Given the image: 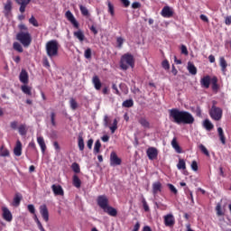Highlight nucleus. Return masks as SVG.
<instances>
[{
	"instance_id": "nucleus-1",
	"label": "nucleus",
	"mask_w": 231,
	"mask_h": 231,
	"mask_svg": "<svg viewBox=\"0 0 231 231\" xmlns=\"http://www.w3.org/2000/svg\"><path fill=\"white\" fill-rule=\"evenodd\" d=\"M170 118L174 124L191 125L194 122V116L188 111H180L178 108L169 110Z\"/></svg>"
},
{
	"instance_id": "nucleus-2",
	"label": "nucleus",
	"mask_w": 231,
	"mask_h": 231,
	"mask_svg": "<svg viewBox=\"0 0 231 231\" xmlns=\"http://www.w3.org/2000/svg\"><path fill=\"white\" fill-rule=\"evenodd\" d=\"M59 48H60L59 41L51 40L47 42L45 45V50L48 57L50 59H55V57H59Z\"/></svg>"
},
{
	"instance_id": "nucleus-3",
	"label": "nucleus",
	"mask_w": 231,
	"mask_h": 231,
	"mask_svg": "<svg viewBox=\"0 0 231 231\" xmlns=\"http://www.w3.org/2000/svg\"><path fill=\"white\" fill-rule=\"evenodd\" d=\"M16 41L21 42L24 48H28L32 44V34L28 31H20L16 34Z\"/></svg>"
},
{
	"instance_id": "nucleus-4",
	"label": "nucleus",
	"mask_w": 231,
	"mask_h": 231,
	"mask_svg": "<svg viewBox=\"0 0 231 231\" xmlns=\"http://www.w3.org/2000/svg\"><path fill=\"white\" fill-rule=\"evenodd\" d=\"M120 68L124 70L134 68V58L131 54H125L121 57Z\"/></svg>"
},
{
	"instance_id": "nucleus-5",
	"label": "nucleus",
	"mask_w": 231,
	"mask_h": 231,
	"mask_svg": "<svg viewBox=\"0 0 231 231\" xmlns=\"http://www.w3.org/2000/svg\"><path fill=\"white\" fill-rule=\"evenodd\" d=\"M209 115L213 120H216L217 122L223 117V110L216 106H213L211 107Z\"/></svg>"
},
{
	"instance_id": "nucleus-6",
	"label": "nucleus",
	"mask_w": 231,
	"mask_h": 231,
	"mask_svg": "<svg viewBox=\"0 0 231 231\" xmlns=\"http://www.w3.org/2000/svg\"><path fill=\"white\" fill-rule=\"evenodd\" d=\"M165 226H169V228H172L174 225H176V218L172 213H169L163 217Z\"/></svg>"
},
{
	"instance_id": "nucleus-7",
	"label": "nucleus",
	"mask_w": 231,
	"mask_h": 231,
	"mask_svg": "<svg viewBox=\"0 0 231 231\" xmlns=\"http://www.w3.org/2000/svg\"><path fill=\"white\" fill-rule=\"evenodd\" d=\"M97 205L104 210L109 206V199L105 195H101L97 198Z\"/></svg>"
},
{
	"instance_id": "nucleus-8",
	"label": "nucleus",
	"mask_w": 231,
	"mask_h": 231,
	"mask_svg": "<svg viewBox=\"0 0 231 231\" xmlns=\"http://www.w3.org/2000/svg\"><path fill=\"white\" fill-rule=\"evenodd\" d=\"M65 17L66 19H68V21H69V23H71V24L74 26V28L79 29V22L77 21V19L75 18V15H73V13H71V11H67L65 13Z\"/></svg>"
},
{
	"instance_id": "nucleus-9",
	"label": "nucleus",
	"mask_w": 231,
	"mask_h": 231,
	"mask_svg": "<svg viewBox=\"0 0 231 231\" xmlns=\"http://www.w3.org/2000/svg\"><path fill=\"white\" fill-rule=\"evenodd\" d=\"M40 214L46 223L50 221V212L48 211V207H46V204L40 206Z\"/></svg>"
},
{
	"instance_id": "nucleus-10",
	"label": "nucleus",
	"mask_w": 231,
	"mask_h": 231,
	"mask_svg": "<svg viewBox=\"0 0 231 231\" xmlns=\"http://www.w3.org/2000/svg\"><path fill=\"white\" fill-rule=\"evenodd\" d=\"M122 163V160L118 158V155H116V152H112L110 154V165L112 167H115L116 165H120Z\"/></svg>"
},
{
	"instance_id": "nucleus-11",
	"label": "nucleus",
	"mask_w": 231,
	"mask_h": 231,
	"mask_svg": "<svg viewBox=\"0 0 231 231\" xmlns=\"http://www.w3.org/2000/svg\"><path fill=\"white\" fill-rule=\"evenodd\" d=\"M146 154L149 160H156V158H158V149L155 147H150L147 149Z\"/></svg>"
},
{
	"instance_id": "nucleus-12",
	"label": "nucleus",
	"mask_w": 231,
	"mask_h": 231,
	"mask_svg": "<svg viewBox=\"0 0 231 231\" xmlns=\"http://www.w3.org/2000/svg\"><path fill=\"white\" fill-rule=\"evenodd\" d=\"M161 15L166 19H169L174 15V11H172V9L169 6H164L161 12Z\"/></svg>"
},
{
	"instance_id": "nucleus-13",
	"label": "nucleus",
	"mask_w": 231,
	"mask_h": 231,
	"mask_svg": "<svg viewBox=\"0 0 231 231\" xmlns=\"http://www.w3.org/2000/svg\"><path fill=\"white\" fill-rule=\"evenodd\" d=\"M2 212H3L4 219L8 223H10L12 219H14V217L12 216V212L10 211V209H8V208L6 207L2 208Z\"/></svg>"
},
{
	"instance_id": "nucleus-14",
	"label": "nucleus",
	"mask_w": 231,
	"mask_h": 231,
	"mask_svg": "<svg viewBox=\"0 0 231 231\" xmlns=\"http://www.w3.org/2000/svg\"><path fill=\"white\" fill-rule=\"evenodd\" d=\"M17 5H20V12L21 14H24L26 12V6L30 5L32 0H15Z\"/></svg>"
},
{
	"instance_id": "nucleus-15",
	"label": "nucleus",
	"mask_w": 231,
	"mask_h": 231,
	"mask_svg": "<svg viewBox=\"0 0 231 231\" xmlns=\"http://www.w3.org/2000/svg\"><path fill=\"white\" fill-rule=\"evenodd\" d=\"M51 189L54 196H62L64 194V189L60 185L53 184Z\"/></svg>"
},
{
	"instance_id": "nucleus-16",
	"label": "nucleus",
	"mask_w": 231,
	"mask_h": 231,
	"mask_svg": "<svg viewBox=\"0 0 231 231\" xmlns=\"http://www.w3.org/2000/svg\"><path fill=\"white\" fill-rule=\"evenodd\" d=\"M19 80L20 82H22V84H28L29 76H28V72L25 69H22L19 75Z\"/></svg>"
},
{
	"instance_id": "nucleus-17",
	"label": "nucleus",
	"mask_w": 231,
	"mask_h": 231,
	"mask_svg": "<svg viewBox=\"0 0 231 231\" xmlns=\"http://www.w3.org/2000/svg\"><path fill=\"white\" fill-rule=\"evenodd\" d=\"M210 76H205L200 79V86L201 88H205L206 89H208L210 88Z\"/></svg>"
},
{
	"instance_id": "nucleus-18",
	"label": "nucleus",
	"mask_w": 231,
	"mask_h": 231,
	"mask_svg": "<svg viewBox=\"0 0 231 231\" xmlns=\"http://www.w3.org/2000/svg\"><path fill=\"white\" fill-rule=\"evenodd\" d=\"M103 210L104 212L108 214V216H112V217H116V216L118 214V211H116V208L109 205L106 208H105Z\"/></svg>"
},
{
	"instance_id": "nucleus-19",
	"label": "nucleus",
	"mask_w": 231,
	"mask_h": 231,
	"mask_svg": "<svg viewBox=\"0 0 231 231\" xmlns=\"http://www.w3.org/2000/svg\"><path fill=\"white\" fill-rule=\"evenodd\" d=\"M14 156H21L23 154V143H21V141L16 142V145L14 149Z\"/></svg>"
},
{
	"instance_id": "nucleus-20",
	"label": "nucleus",
	"mask_w": 231,
	"mask_h": 231,
	"mask_svg": "<svg viewBox=\"0 0 231 231\" xmlns=\"http://www.w3.org/2000/svg\"><path fill=\"white\" fill-rule=\"evenodd\" d=\"M92 84L94 85L95 89L99 91V89L102 88V82H100V79L98 76H94L92 79Z\"/></svg>"
},
{
	"instance_id": "nucleus-21",
	"label": "nucleus",
	"mask_w": 231,
	"mask_h": 231,
	"mask_svg": "<svg viewBox=\"0 0 231 231\" xmlns=\"http://www.w3.org/2000/svg\"><path fill=\"white\" fill-rule=\"evenodd\" d=\"M37 143L40 145L42 154H44V152H46V143L44 142V137H37Z\"/></svg>"
},
{
	"instance_id": "nucleus-22",
	"label": "nucleus",
	"mask_w": 231,
	"mask_h": 231,
	"mask_svg": "<svg viewBox=\"0 0 231 231\" xmlns=\"http://www.w3.org/2000/svg\"><path fill=\"white\" fill-rule=\"evenodd\" d=\"M171 147L174 149V151L178 153V154H181L182 151H181V147H180V144L178 143V141L176 139V137H174L171 141Z\"/></svg>"
},
{
	"instance_id": "nucleus-23",
	"label": "nucleus",
	"mask_w": 231,
	"mask_h": 231,
	"mask_svg": "<svg viewBox=\"0 0 231 231\" xmlns=\"http://www.w3.org/2000/svg\"><path fill=\"white\" fill-rule=\"evenodd\" d=\"M139 124L143 127L144 129H151V123L147 120L145 117H140L138 119Z\"/></svg>"
},
{
	"instance_id": "nucleus-24",
	"label": "nucleus",
	"mask_w": 231,
	"mask_h": 231,
	"mask_svg": "<svg viewBox=\"0 0 231 231\" xmlns=\"http://www.w3.org/2000/svg\"><path fill=\"white\" fill-rule=\"evenodd\" d=\"M219 66L221 68V71L223 73H226V68H228V63H226V60H225V57L219 58Z\"/></svg>"
},
{
	"instance_id": "nucleus-25",
	"label": "nucleus",
	"mask_w": 231,
	"mask_h": 231,
	"mask_svg": "<svg viewBox=\"0 0 231 231\" xmlns=\"http://www.w3.org/2000/svg\"><path fill=\"white\" fill-rule=\"evenodd\" d=\"M74 37L79 41V42H84V39H86V36L84 35V32L82 30H78L74 32Z\"/></svg>"
},
{
	"instance_id": "nucleus-26",
	"label": "nucleus",
	"mask_w": 231,
	"mask_h": 231,
	"mask_svg": "<svg viewBox=\"0 0 231 231\" xmlns=\"http://www.w3.org/2000/svg\"><path fill=\"white\" fill-rule=\"evenodd\" d=\"M218 136L220 139V142L223 145L226 144V138L225 137V132L223 131V128L218 127L217 128Z\"/></svg>"
},
{
	"instance_id": "nucleus-27",
	"label": "nucleus",
	"mask_w": 231,
	"mask_h": 231,
	"mask_svg": "<svg viewBox=\"0 0 231 231\" xmlns=\"http://www.w3.org/2000/svg\"><path fill=\"white\" fill-rule=\"evenodd\" d=\"M162 190V182L160 181H155L152 183V192L154 194V196H156V194H158V192H160Z\"/></svg>"
},
{
	"instance_id": "nucleus-28",
	"label": "nucleus",
	"mask_w": 231,
	"mask_h": 231,
	"mask_svg": "<svg viewBox=\"0 0 231 231\" xmlns=\"http://www.w3.org/2000/svg\"><path fill=\"white\" fill-rule=\"evenodd\" d=\"M12 12V1L8 0L4 7L5 15H8Z\"/></svg>"
},
{
	"instance_id": "nucleus-29",
	"label": "nucleus",
	"mask_w": 231,
	"mask_h": 231,
	"mask_svg": "<svg viewBox=\"0 0 231 231\" xmlns=\"http://www.w3.org/2000/svg\"><path fill=\"white\" fill-rule=\"evenodd\" d=\"M188 71L190 75H196L198 73V69L192 64V62H188Z\"/></svg>"
},
{
	"instance_id": "nucleus-30",
	"label": "nucleus",
	"mask_w": 231,
	"mask_h": 231,
	"mask_svg": "<svg viewBox=\"0 0 231 231\" xmlns=\"http://www.w3.org/2000/svg\"><path fill=\"white\" fill-rule=\"evenodd\" d=\"M21 89L24 95H28L29 97H32V87H29L28 85L24 84L21 87Z\"/></svg>"
},
{
	"instance_id": "nucleus-31",
	"label": "nucleus",
	"mask_w": 231,
	"mask_h": 231,
	"mask_svg": "<svg viewBox=\"0 0 231 231\" xmlns=\"http://www.w3.org/2000/svg\"><path fill=\"white\" fill-rule=\"evenodd\" d=\"M203 125H204L205 129H207V131H212V129H214V125L208 119L204 120Z\"/></svg>"
},
{
	"instance_id": "nucleus-32",
	"label": "nucleus",
	"mask_w": 231,
	"mask_h": 231,
	"mask_svg": "<svg viewBox=\"0 0 231 231\" xmlns=\"http://www.w3.org/2000/svg\"><path fill=\"white\" fill-rule=\"evenodd\" d=\"M177 169H179V171H185V169H187V164L185 163V160L183 159L179 160V162L177 164Z\"/></svg>"
},
{
	"instance_id": "nucleus-33",
	"label": "nucleus",
	"mask_w": 231,
	"mask_h": 231,
	"mask_svg": "<svg viewBox=\"0 0 231 231\" xmlns=\"http://www.w3.org/2000/svg\"><path fill=\"white\" fill-rule=\"evenodd\" d=\"M73 185L76 187V189H80V185H82L80 179L77 175L73 176Z\"/></svg>"
},
{
	"instance_id": "nucleus-34",
	"label": "nucleus",
	"mask_w": 231,
	"mask_h": 231,
	"mask_svg": "<svg viewBox=\"0 0 231 231\" xmlns=\"http://www.w3.org/2000/svg\"><path fill=\"white\" fill-rule=\"evenodd\" d=\"M100 147H102V143L100 140H97L94 145V154H98L100 152Z\"/></svg>"
},
{
	"instance_id": "nucleus-35",
	"label": "nucleus",
	"mask_w": 231,
	"mask_h": 231,
	"mask_svg": "<svg viewBox=\"0 0 231 231\" xmlns=\"http://www.w3.org/2000/svg\"><path fill=\"white\" fill-rule=\"evenodd\" d=\"M108 14H110L111 17H115V5L107 1Z\"/></svg>"
},
{
	"instance_id": "nucleus-36",
	"label": "nucleus",
	"mask_w": 231,
	"mask_h": 231,
	"mask_svg": "<svg viewBox=\"0 0 231 231\" xmlns=\"http://www.w3.org/2000/svg\"><path fill=\"white\" fill-rule=\"evenodd\" d=\"M212 89L213 91H217L219 89V86L217 85V78L214 77L211 79Z\"/></svg>"
},
{
	"instance_id": "nucleus-37",
	"label": "nucleus",
	"mask_w": 231,
	"mask_h": 231,
	"mask_svg": "<svg viewBox=\"0 0 231 231\" xmlns=\"http://www.w3.org/2000/svg\"><path fill=\"white\" fill-rule=\"evenodd\" d=\"M13 48L14 50H15V51H18L19 53H23V45H21V43L15 42L13 44Z\"/></svg>"
},
{
	"instance_id": "nucleus-38",
	"label": "nucleus",
	"mask_w": 231,
	"mask_h": 231,
	"mask_svg": "<svg viewBox=\"0 0 231 231\" xmlns=\"http://www.w3.org/2000/svg\"><path fill=\"white\" fill-rule=\"evenodd\" d=\"M79 10L82 14V15H84L85 17H88L89 15V11L88 10V7L79 5Z\"/></svg>"
},
{
	"instance_id": "nucleus-39",
	"label": "nucleus",
	"mask_w": 231,
	"mask_h": 231,
	"mask_svg": "<svg viewBox=\"0 0 231 231\" xmlns=\"http://www.w3.org/2000/svg\"><path fill=\"white\" fill-rule=\"evenodd\" d=\"M18 133L19 134H21V136H24L27 133L26 131V125H21L19 127H18Z\"/></svg>"
},
{
	"instance_id": "nucleus-40",
	"label": "nucleus",
	"mask_w": 231,
	"mask_h": 231,
	"mask_svg": "<svg viewBox=\"0 0 231 231\" xmlns=\"http://www.w3.org/2000/svg\"><path fill=\"white\" fill-rule=\"evenodd\" d=\"M216 212H217V216L218 217L225 216V212H223V209L221 208V203L217 204Z\"/></svg>"
},
{
	"instance_id": "nucleus-41",
	"label": "nucleus",
	"mask_w": 231,
	"mask_h": 231,
	"mask_svg": "<svg viewBox=\"0 0 231 231\" xmlns=\"http://www.w3.org/2000/svg\"><path fill=\"white\" fill-rule=\"evenodd\" d=\"M109 129L112 134H115V131L118 129V121L116 119H114L113 125L109 126Z\"/></svg>"
},
{
	"instance_id": "nucleus-42",
	"label": "nucleus",
	"mask_w": 231,
	"mask_h": 231,
	"mask_svg": "<svg viewBox=\"0 0 231 231\" xmlns=\"http://www.w3.org/2000/svg\"><path fill=\"white\" fill-rule=\"evenodd\" d=\"M78 145H79V151H84V138H82V136H79V141H78Z\"/></svg>"
},
{
	"instance_id": "nucleus-43",
	"label": "nucleus",
	"mask_w": 231,
	"mask_h": 231,
	"mask_svg": "<svg viewBox=\"0 0 231 231\" xmlns=\"http://www.w3.org/2000/svg\"><path fill=\"white\" fill-rule=\"evenodd\" d=\"M0 156H3L4 158L6 156H10V152L7 149H5L4 146L0 148Z\"/></svg>"
},
{
	"instance_id": "nucleus-44",
	"label": "nucleus",
	"mask_w": 231,
	"mask_h": 231,
	"mask_svg": "<svg viewBox=\"0 0 231 231\" xmlns=\"http://www.w3.org/2000/svg\"><path fill=\"white\" fill-rule=\"evenodd\" d=\"M134 104L133 99H127L123 102L122 106L123 107H133Z\"/></svg>"
},
{
	"instance_id": "nucleus-45",
	"label": "nucleus",
	"mask_w": 231,
	"mask_h": 231,
	"mask_svg": "<svg viewBox=\"0 0 231 231\" xmlns=\"http://www.w3.org/2000/svg\"><path fill=\"white\" fill-rule=\"evenodd\" d=\"M14 207H19L21 205V196L15 195L13 201Z\"/></svg>"
},
{
	"instance_id": "nucleus-46",
	"label": "nucleus",
	"mask_w": 231,
	"mask_h": 231,
	"mask_svg": "<svg viewBox=\"0 0 231 231\" xmlns=\"http://www.w3.org/2000/svg\"><path fill=\"white\" fill-rule=\"evenodd\" d=\"M119 88H120L121 91H123V93H124L125 95H127V93H129V88H127V86H126L125 84L121 83V84L119 85Z\"/></svg>"
},
{
	"instance_id": "nucleus-47",
	"label": "nucleus",
	"mask_w": 231,
	"mask_h": 231,
	"mask_svg": "<svg viewBox=\"0 0 231 231\" xmlns=\"http://www.w3.org/2000/svg\"><path fill=\"white\" fill-rule=\"evenodd\" d=\"M29 23L30 24H32V26H35L36 28L39 26V22H37V19H35V16L33 15L29 19Z\"/></svg>"
},
{
	"instance_id": "nucleus-48",
	"label": "nucleus",
	"mask_w": 231,
	"mask_h": 231,
	"mask_svg": "<svg viewBox=\"0 0 231 231\" xmlns=\"http://www.w3.org/2000/svg\"><path fill=\"white\" fill-rule=\"evenodd\" d=\"M71 169H72V171H74L77 174H79V172H80V166H79V163H77V162L72 163Z\"/></svg>"
},
{
	"instance_id": "nucleus-49",
	"label": "nucleus",
	"mask_w": 231,
	"mask_h": 231,
	"mask_svg": "<svg viewBox=\"0 0 231 231\" xmlns=\"http://www.w3.org/2000/svg\"><path fill=\"white\" fill-rule=\"evenodd\" d=\"M199 148L206 156H210V153L208 152V150L207 149V147H205V145L199 144Z\"/></svg>"
},
{
	"instance_id": "nucleus-50",
	"label": "nucleus",
	"mask_w": 231,
	"mask_h": 231,
	"mask_svg": "<svg viewBox=\"0 0 231 231\" xmlns=\"http://www.w3.org/2000/svg\"><path fill=\"white\" fill-rule=\"evenodd\" d=\"M69 104H70L71 109H73L74 111L75 109H77V107H79V105L77 104V101L74 98L70 99Z\"/></svg>"
},
{
	"instance_id": "nucleus-51",
	"label": "nucleus",
	"mask_w": 231,
	"mask_h": 231,
	"mask_svg": "<svg viewBox=\"0 0 231 231\" xmlns=\"http://www.w3.org/2000/svg\"><path fill=\"white\" fill-rule=\"evenodd\" d=\"M84 57H85V59H88V60L91 59V49L90 48H88L85 51Z\"/></svg>"
},
{
	"instance_id": "nucleus-52",
	"label": "nucleus",
	"mask_w": 231,
	"mask_h": 231,
	"mask_svg": "<svg viewBox=\"0 0 231 231\" xmlns=\"http://www.w3.org/2000/svg\"><path fill=\"white\" fill-rule=\"evenodd\" d=\"M190 167L194 172H198V162L192 161Z\"/></svg>"
},
{
	"instance_id": "nucleus-53",
	"label": "nucleus",
	"mask_w": 231,
	"mask_h": 231,
	"mask_svg": "<svg viewBox=\"0 0 231 231\" xmlns=\"http://www.w3.org/2000/svg\"><path fill=\"white\" fill-rule=\"evenodd\" d=\"M116 42H117V47L122 48V46H124V38L117 37Z\"/></svg>"
},
{
	"instance_id": "nucleus-54",
	"label": "nucleus",
	"mask_w": 231,
	"mask_h": 231,
	"mask_svg": "<svg viewBox=\"0 0 231 231\" xmlns=\"http://www.w3.org/2000/svg\"><path fill=\"white\" fill-rule=\"evenodd\" d=\"M55 112H51V125L55 127V125H57V123L55 122Z\"/></svg>"
},
{
	"instance_id": "nucleus-55",
	"label": "nucleus",
	"mask_w": 231,
	"mask_h": 231,
	"mask_svg": "<svg viewBox=\"0 0 231 231\" xmlns=\"http://www.w3.org/2000/svg\"><path fill=\"white\" fill-rule=\"evenodd\" d=\"M27 208L31 214H35V206L33 204H29Z\"/></svg>"
},
{
	"instance_id": "nucleus-56",
	"label": "nucleus",
	"mask_w": 231,
	"mask_h": 231,
	"mask_svg": "<svg viewBox=\"0 0 231 231\" xmlns=\"http://www.w3.org/2000/svg\"><path fill=\"white\" fill-rule=\"evenodd\" d=\"M168 187H169L171 192H173V194H178V189H176V187H174V185L168 184Z\"/></svg>"
},
{
	"instance_id": "nucleus-57",
	"label": "nucleus",
	"mask_w": 231,
	"mask_h": 231,
	"mask_svg": "<svg viewBox=\"0 0 231 231\" xmlns=\"http://www.w3.org/2000/svg\"><path fill=\"white\" fill-rule=\"evenodd\" d=\"M103 122H104V126L105 127H109V116H105L104 119H103Z\"/></svg>"
},
{
	"instance_id": "nucleus-58",
	"label": "nucleus",
	"mask_w": 231,
	"mask_h": 231,
	"mask_svg": "<svg viewBox=\"0 0 231 231\" xmlns=\"http://www.w3.org/2000/svg\"><path fill=\"white\" fill-rule=\"evenodd\" d=\"M180 50L183 55H189V51L187 50V46L181 45Z\"/></svg>"
},
{
	"instance_id": "nucleus-59",
	"label": "nucleus",
	"mask_w": 231,
	"mask_h": 231,
	"mask_svg": "<svg viewBox=\"0 0 231 231\" xmlns=\"http://www.w3.org/2000/svg\"><path fill=\"white\" fill-rule=\"evenodd\" d=\"M143 207L145 212H149V205H147V201L145 200V199H143Z\"/></svg>"
},
{
	"instance_id": "nucleus-60",
	"label": "nucleus",
	"mask_w": 231,
	"mask_h": 231,
	"mask_svg": "<svg viewBox=\"0 0 231 231\" xmlns=\"http://www.w3.org/2000/svg\"><path fill=\"white\" fill-rule=\"evenodd\" d=\"M162 68L164 69H169V68H171V66L169 65V61L168 60H163L162 61Z\"/></svg>"
},
{
	"instance_id": "nucleus-61",
	"label": "nucleus",
	"mask_w": 231,
	"mask_h": 231,
	"mask_svg": "<svg viewBox=\"0 0 231 231\" xmlns=\"http://www.w3.org/2000/svg\"><path fill=\"white\" fill-rule=\"evenodd\" d=\"M141 6H142V4H140L139 2H134L132 4V8H134V9L141 8Z\"/></svg>"
},
{
	"instance_id": "nucleus-62",
	"label": "nucleus",
	"mask_w": 231,
	"mask_h": 231,
	"mask_svg": "<svg viewBox=\"0 0 231 231\" xmlns=\"http://www.w3.org/2000/svg\"><path fill=\"white\" fill-rule=\"evenodd\" d=\"M120 1L125 8H127L131 5V2L129 0H120Z\"/></svg>"
},
{
	"instance_id": "nucleus-63",
	"label": "nucleus",
	"mask_w": 231,
	"mask_h": 231,
	"mask_svg": "<svg viewBox=\"0 0 231 231\" xmlns=\"http://www.w3.org/2000/svg\"><path fill=\"white\" fill-rule=\"evenodd\" d=\"M43 66L47 69H50V61L48 60V58H44Z\"/></svg>"
},
{
	"instance_id": "nucleus-64",
	"label": "nucleus",
	"mask_w": 231,
	"mask_h": 231,
	"mask_svg": "<svg viewBox=\"0 0 231 231\" xmlns=\"http://www.w3.org/2000/svg\"><path fill=\"white\" fill-rule=\"evenodd\" d=\"M225 23H226L227 26H230V24H231V15L226 17V19H225Z\"/></svg>"
}]
</instances>
